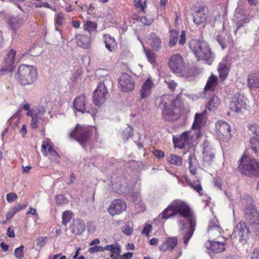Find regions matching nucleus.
I'll return each mask as SVG.
<instances>
[{"label": "nucleus", "instance_id": "052dcab7", "mask_svg": "<svg viewBox=\"0 0 259 259\" xmlns=\"http://www.w3.org/2000/svg\"><path fill=\"white\" fill-rule=\"evenodd\" d=\"M17 212L15 207L11 208L6 214V219L7 220L12 219L14 215Z\"/></svg>", "mask_w": 259, "mask_h": 259}, {"label": "nucleus", "instance_id": "c03bdc74", "mask_svg": "<svg viewBox=\"0 0 259 259\" xmlns=\"http://www.w3.org/2000/svg\"><path fill=\"white\" fill-rule=\"evenodd\" d=\"M138 39L141 42V44L142 45V46L143 47L144 50L146 53V57L147 58L148 61L151 64L154 63V62L155 61V57L154 53L151 51L146 50L144 46L143 45V44L142 40L140 39L139 37H138Z\"/></svg>", "mask_w": 259, "mask_h": 259}, {"label": "nucleus", "instance_id": "c9c22d12", "mask_svg": "<svg viewBox=\"0 0 259 259\" xmlns=\"http://www.w3.org/2000/svg\"><path fill=\"white\" fill-rule=\"evenodd\" d=\"M169 32L170 35L168 46L170 47H173L177 44L178 41L179 31L176 29H170L169 30Z\"/></svg>", "mask_w": 259, "mask_h": 259}, {"label": "nucleus", "instance_id": "49530a36", "mask_svg": "<svg viewBox=\"0 0 259 259\" xmlns=\"http://www.w3.org/2000/svg\"><path fill=\"white\" fill-rule=\"evenodd\" d=\"M72 213L71 211H64L62 214V224L66 226L71 220Z\"/></svg>", "mask_w": 259, "mask_h": 259}, {"label": "nucleus", "instance_id": "79ce46f5", "mask_svg": "<svg viewBox=\"0 0 259 259\" xmlns=\"http://www.w3.org/2000/svg\"><path fill=\"white\" fill-rule=\"evenodd\" d=\"M83 29L91 34L93 32H97V24L95 22L87 21L83 25Z\"/></svg>", "mask_w": 259, "mask_h": 259}, {"label": "nucleus", "instance_id": "aec40b11", "mask_svg": "<svg viewBox=\"0 0 259 259\" xmlns=\"http://www.w3.org/2000/svg\"><path fill=\"white\" fill-rule=\"evenodd\" d=\"M126 208V203L120 199L114 200L110 205L108 211L111 215L121 213Z\"/></svg>", "mask_w": 259, "mask_h": 259}, {"label": "nucleus", "instance_id": "f8f14e48", "mask_svg": "<svg viewBox=\"0 0 259 259\" xmlns=\"http://www.w3.org/2000/svg\"><path fill=\"white\" fill-rule=\"evenodd\" d=\"M70 136L81 145H84L85 143L89 140L91 134L88 128L77 124L75 129L71 132Z\"/></svg>", "mask_w": 259, "mask_h": 259}, {"label": "nucleus", "instance_id": "473e14b6", "mask_svg": "<svg viewBox=\"0 0 259 259\" xmlns=\"http://www.w3.org/2000/svg\"><path fill=\"white\" fill-rule=\"evenodd\" d=\"M221 101L216 96H212L208 102L207 108L210 111H215L220 105Z\"/></svg>", "mask_w": 259, "mask_h": 259}, {"label": "nucleus", "instance_id": "20e7f679", "mask_svg": "<svg viewBox=\"0 0 259 259\" xmlns=\"http://www.w3.org/2000/svg\"><path fill=\"white\" fill-rule=\"evenodd\" d=\"M14 77L22 86L32 85L38 79L37 68L33 65L21 64L19 66Z\"/></svg>", "mask_w": 259, "mask_h": 259}, {"label": "nucleus", "instance_id": "3c124183", "mask_svg": "<svg viewBox=\"0 0 259 259\" xmlns=\"http://www.w3.org/2000/svg\"><path fill=\"white\" fill-rule=\"evenodd\" d=\"M137 21H140L144 25H150L153 21L152 17H136Z\"/></svg>", "mask_w": 259, "mask_h": 259}, {"label": "nucleus", "instance_id": "0e129e2a", "mask_svg": "<svg viewBox=\"0 0 259 259\" xmlns=\"http://www.w3.org/2000/svg\"><path fill=\"white\" fill-rule=\"evenodd\" d=\"M56 202L58 204H62L66 202V199L63 195H60L56 196Z\"/></svg>", "mask_w": 259, "mask_h": 259}, {"label": "nucleus", "instance_id": "a18cd8bd", "mask_svg": "<svg viewBox=\"0 0 259 259\" xmlns=\"http://www.w3.org/2000/svg\"><path fill=\"white\" fill-rule=\"evenodd\" d=\"M187 183L189 186L199 193L200 195H202V188L199 182L197 181L196 183H192L191 181H187Z\"/></svg>", "mask_w": 259, "mask_h": 259}, {"label": "nucleus", "instance_id": "ddd939ff", "mask_svg": "<svg viewBox=\"0 0 259 259\" xmlns=\"http://www.w3.org/2000/svg\"><path fill=\"white\" fill-rule=\"evenodd\" d=\"M51 140L47 139L42 143L41 152L53 162L59 163L60 160V156L57 151L51 145Z\"/></svg>", "mask_w": 259, "mask_h": 259}, {"label": "nucleus", "instance_id": "6e6d98bb", "mask_svg": "<svg viewBox=\"0 0 259 259\" xmlns=\"http://www.w3.org/2000/svg\"><path fill=\"white\" fill-rule=\"evenodd\" d=\"M134 5L137 8H141L142 10H144L146 6V3L143 0L134 1Z\"/></svg>", "mask_w": 259, "mask_h": 259}, {"label": "nucleus", "instance_id": "f3484780", "mask_svg": "<svg viewBox=\"0 0 259 259\" xmlns=\"http://www.w3.org/2000/svg\"><path fill=\"white\" fill-rule=\"evenodd\" d=\"M118 85L123 92L133 91L135 88V81L132 77L126 73L122 74L118 79Z\"/></svg>", "mask_w": 259, "mask_h": 259}, {"label": "nucleus", "instance_id": "09e8293b", "mask_svg": "<svg viewBox=\"0 0 259 259\" xmlns=\"http://www.w3.org/2000/svg\"><path fill=\"white\" fill-rule=\"evenodd\" d=\"M41 121H46L44 118L40 117L38 115L33 117L31 119L30 125L32 128H36L38 127V124L40 123Z\"/></svg>", "mask_w": 259, "mask_h": 259}, {"label": "nucleus", "instance_id": "f03ea898", "mask_svg": "<svg viewBox=\"0 0 259 259\" xmlns=\"http://www.w3.org/2000/svg\"><path fill=\"white\" fill-rule=\"evenodd\" d=\"M111 190L118 194L130 196L135 204L140 202V194L138 191L132 190V186L128 184L124 177H117L114 175L111 178Z\"/></svg>", "mask_w": 259, "mask_h": 259}, {"label": "nucleus", "instance_id": "72a5a7b5", "mask_svg": "<svg viewBox=\"0 0 259 259\" xmlns=\"http://www.w3.org/2000/svg\"><path fill=\"white\" fill-rule=\"evenodd\" d=\"M218 70L221 80H224L226 78L228 75L229 69L227 66L225 62L223 61L220 63L218 67Z\"/></svg>", "mask_w": 259, "mask_h": 259}, {"label": "nucleus", "instance_id": "c756f323", "mask_svg": "<svg viewBox=\"0 0 259 259\" xmlns=\"http://www.w3.org/2000/svg\"><path fill=\"white\" fill-rule=\"evenodd\" d=\"M189 161V169L190 173L194 175L197 172L198 163L196 160L194 153H190L188 158Z\"/></svg>", "mask_w": 259, "mask_h": 259}, {"label": "nucleus", "instance_id": "4468645a", "mask_svg": "<svg viewBox=\"0 0 259 259\" xmlns=\"http://www.w3.org/2000/svg\"><path fill=\"white\" fill-rule=\"evenodd\" d=\"M202 148L203 164L210 166L215 158V149L207 140L204 142Z\"/></svg>", "mask_w": 259, "mask_h": 259}, {"label": "nucleus", "instance_id": "423d86ee", "mask_svg": "<svg viewBox=\"0 0 259 259\" xmlns=\"http://www.w3.org/2000/svg\"><path fill=\"white\" fill-rule=\"evenodd\" d=\"M238 168L243 175L249 177L259 176V162L254 158L242 156Z\"/></svg>", "mask_w": 259, "mask_h": 259}, {"label": "nucleus", "instance_id": "412c9836", "mask_svg": "<svg viewBox=\"0 0 259 259\" xmlns=\"http://www.w3.org/2000/svg\"><path fill=\"white\" fill-rule=\"evenodd\" d=\"M222 228L218 224V221L213 217L209 222L207 232L210 237H216L221 235Z\"/></svg>", "mask_w": 259, "mask_h": 259}, {"label": "nucleus", "instance_id": "ea45409f", "mask_svg": "<svg viewBox=\"0 0 259 259\" xmlns=\"http://www.w3.org/2000/svg\"><path fill=\"white\" fill-rule=\"evenodd\" d=\"M249 17H235L233 19V22L235 23L236 27L235 33H236L240 27L244 26L245 24L249 23Z\"/></svg>", "mask_w": 259, "mask_h": 259}, {"label": "nucleus", "instance_id": "c85d7f7f", "mask_svg": "<svg viewBox=\"0 0 259 259\" xmlns=\"http://www.w3.org/2000/svg\"><path fill=\"white\" fill-rule=\"evenodd\" d=\"M177 215L175 210L171 206L170 203L169 205L161 213L157 218V220H167L171 217Z\"/></svg>", "mask_w": 259, "mask_h": 259}, {"label": "nucleus", "instance_id": "680f3d73", "mask_svg": "<svg viewBox=\"0 0 259 259\" xmlns=\"http://www.w3.org/2000/svg\"><path fill=\"white\" fill-rule=\"evenodd\" d=\"M17 198V196L14 193H8L6 196V199L9 202H13Z\"/></svg>", "mask_w": 259, "mask_h": 259}, {"label": "nucleus", "instance_id": "bb28decb", "mask_svg": "<svg viewBox=\"0 0 259 259\" xmlns=\"http://www.w3.org/2000/svg\"><path fill=\"white\" fill-rule=\"evenodd\" d=\"M149 39L153 50L158 51L161 48V39L155 33H150Z\"/></svg>", "mask_w": 259, "mask_h": 259}, {"label": "nucleus", "instance_id": "b1692460", "mask_svg": "<svg viewBox=\"0 0 259 259\" xmlns=\"http://www.w3.org/2000/svg\"><path fill=\"white\" fill-rule=\"evenodd\" d=\"M207 112L206 110L203 111L201 113H196L195 115L194 121L192 125V130L197 135L200 136L199 130L201 128V124L205 120Z\"/></svg>", "mask_w": 259, "mask_h": 259}, {"label": "nucleus", "instance_id": "9b49d317", "mask_svg": "<svg viewBox=\"0 0 259 259\" xmlns=\"http://www.w3.org/2000/svg\"><path fill=\"white\" fill-rule=\"evenodd\" d=\"M87 105L88 101L86 96L84 94L76 97L73 102V107L75 110L83 113L85 112L90 113L93 118H95L97 112V109H88Z\"/></svg>", "mask_w": 259, "mask_h": 259}, {"label": "nucleus", "instance_id": "7c9ffc66", "mask_svg": "<svg viewBox=\"0 0 259 259\" xmlns=\"http://www.w3.org/2000/svg\"><path fill=\"white\" fill-rule=\"evenodd\" d=\"M106 48L110 52H113L116 46L115 39L109 34L104 35Z\"/></svg>", "mask_w": 259, "mask_h": 259}, {"label": "nucleus", "instance_id": "37998d69", "mask_svg": "<svg viewBox=\"0 0 259 259\" xmlns=\"http://www.w3.org/2000/svg\"><path fill=\"white\" fill-rule=\"evenodd\" d=\"M251 147L255 155L259 156V137L250 139Z\"/></svg>", "mask_w": 259, "mask_h": 259}, {"label": "nucleus", "instance_id": "8fccbe9b", "mask_svg": "<svg viewBox=\"0 0 259 259\" xmlns=\"http://www.w3.org/2000/svg\"><path fill=\"white\" fill-rule=\"evenodd\" d=\"M23 245H20L19 247L15 248L14 250V255L17 259H22L24 257Z\"/></svg>", "mask_w": 259, "mask_h": 259}, {"label": "nucleus", "instance_id": "f704fd0d", "mask_svg": "<svg viewBox=\"0 0 259 259\" xmlns=\"http://www.w3.org/2000/svg\"><path fill=\"white\" fill-rule=\"evenodd\" d=\"M217 77L214 75H211L205 85L204 88L205 92L207 93L208 91H213L217 84Z\"/></svg>", "mask_w": 259, "mask_h": 259}, {"label": "nucleus", "instance_id": "4c0bfd02", "mask_svg": "<svg viewBox=\"0 0 259 259\" xmlns=\"http://www.w3.org/2000/svg\"><path fill=\"white\" fill-rule=\"evenodd\" d=\"M248 86L249 88H259V75H249L248 77Z\"/></svg>", "mask_w": 259, "mask_h": 259}, {"label": "nucleus", "instance_id": "864d4df0", "mask_svg": "<svg viewBox=\"0 0 259 259\" xmlns=\"http://www.w3.org/2000/svg\"><path fill=\"white\" fill-rule=\"evenodd\" d=\"M47 113V111L45 107L44 106H40L37 112H36V115H38V116L44 118V120H47L48 117L46 116V114Z\"/></svg>", "mask_w": 259, "mask_h": 259}, {"label": "nucleus", "instance_id": "58836bf2", "mask_svg": "<svg viewBox=\"0 0 259 259\" xmlns=\"http://www.w3.org/2000/svg\"><path fill=\"white\" fill-rule=\"evenodd\" d=\"M105 250L110 251L111 255L121 252V246L119 243L115 242L112 244L107 245L104 246Z\"/></svg>", "mask_w": 259, "mask_h": 259}, {"label": "nucleus", "instance_id": "dca6fc26", "mask_svg": "<svg viewBox=\"0 0 259 259\" xmlns=\"http://www.w3.org/2000/svg\"><path fill=\"white\" fill-rule=\"evenodd\" d=\"M16 54V51L13 49L10 50L3 62L2 67L0 70V75H4L6 72L12 71Z\"/></svg>", "mask_w": 259, "mask_h": 259}, {"label": "nucleus", "instance_id": "a19ab883", "mask_svg": "<svg viewBox=\"0 0 259 259\" xmlns=\"http://www.w3.org/2000/svg\"><path fill=\"white\" fill-rule=\"evenodd\" d=\"M168 162L172 165L181 166L182 164V158L181 156L170 154L167 158Z\"/></svg>", "mask_w": 259, "mask_h": 259}, {"label": "nucleus", "instance_id": "bf43d9fd", "mask_svg": "<svg viewBox=\"0 0 259 259\" xmlns=\"http://www.w3.org/2000/svg\"><path fill=\"white\" fill-rule=\"evenodd\" d=\"M165 82L166 83V84L167 85L168 88L171 90V91H174L175 90L176 87H177V83L173 80H165Z\"/></svg>", "mask_w": 259, "mask_h": 259}, {"label": "nucleus", "instance_id": "4d7b16f0", "mask_svg": "<svg viewBox=\"0 0 259 259\" xmlns=\"http://www.w3.org/2000/svg\"><path fill=\"white\" fill-rule=\"evenodd\" d=\"M206 17H192L193 22L198 26L202 25L204 26V23L206 21Z\"/></svg>", "mask_w": 259, "mask_h": 259}, {"label": "nucleus", "instance_id": "7ed1b4c3", "mask_svg": "<svg viewBox=\"0 0 259 259\" xmlns=\"http://www.w3.org/2000/svg\"><path fill=\"white\" fill-rule=\"evenodd\" d=\"M159 107L162 110V115L165 120L174 121L179 117V109L177 106L178 102L172 97L164 95L157 100Z\"/></svg>", "mask_w": 259, "mask_h": 259}, {"label": "nucleus", "instance_id": "e433bc0d", "mask_svg": "<svg viewBox=\"0 0 259 259\" xmlns=\"http://www.w3.org/2000/svg\"><path fill=\"white\" fill-rule=\"evenodd\" d=\"M85 229V224L81 220H78L74 221L72 230L73 232L75 234H80Z\"/></svg>", "mask_w": 259, "mask_h": 259}, {"label": "nucleus", "instance_id": "39448f33", "mask_svg": "<svg viewBox=\"0 0 259 259\" xmlns=\"http://www.w3.org/2000/svg\"><path fill=\"white\" fill-rule=\"evenodd\" d=\"M190 48L198 60H204L209 65L212 64L213 61V55L207 42L193 40L190 42Z\"/></svg>", "mask_w": 259, "mask_h": 259}, {"label": "nucleus", "instance_id": "603ef678", "mask_svg": "<svg viewBox=\"0 0 259 259\" xmlns=\"http://www.w3.org/2000/svg\"><path fill=\"white\" fill-rule=\"evenodd\" d=\"M248 128L253 134L259 137V124L252 123L248 125Z\"/></svg>", "mask_w": 259, "mask_h": 259}, {"label": "nucleus", "instance_id": "69168bd1", "mask_svg": "<svg viewBox=\"0 0 259 259\" xmlns=\"http://www.w3.org/2000/svg\"><path fill=\"white\" fill-rule=\"evenodd\" d=\"M186 42V33L185 31L183 30L181 32V34L180 35V38L179 39V43L181 45H184Z\"/></svg>", "mask_w": 259, "mask_h": 259}, {"label": "nucleus", "instance_id": "f257e3e1", "mask_svg": "<svg viewBox=\"0 0 259 259\" xmlns=\"http://www.w3.org/2000/svg\"><path fill=\"white\" fill-rule=\"evenodd\" d=\"M171 206L176 213H178L183 217L188 218L189 222V228L184 233V243L187 246L190 239L192 237L196 228L195 218L193 215L192 212L188 205L180 199H176L171 203Z\"/></svg>", "mask_w": 259, "mask_h": 259}, {"label": "nucleus", "instance_id": "a211bd4d", "mask_svg": "<svg viewBox=\"0 0 259 259\" xmlns=\"http://www.w3.org/2000/svg\"><path fill=\"white\" fill-rule=\"evenodd\" d=\"M246 103L244 97L240 94H235L232 98L230 104V109L236 112H241L245 108Z\"/></svg>", "mask_w": 259, "mask_h": 259}, {"label": "nucleus", "instance_id": "774afa93", "mask_svg": "<svg viewBox=\"0 0 259 259\" xmlns=\"http://www.w3.org/2000/svg\"><path fill=\"white\" fill-rule=\"evenodd\" d=\"M251 259H259V248L253 249L251 254Z\"/></svg>", "mask_w": 259, "mask_h": 259}, {"label": "nucleus", "instance_id": "5701e85b", "mask_svg": "<svg viewBox=\"0 0 259 259\" xmlns=\"http://www.w3.org/2000/svg\"><path fill=\"white\" fill-rule=\"evenodd\" d=\"M217 133L219 135H221L224 137H230L231 127L230 125L223 120L218 121L215 124Z\"/></svg>", "mask_w": 259, "mask_h": 259}, {"label": "nucleus", "instance_id": "2f4dec72", "mask_svg": "<svg viewBox=\"0 0 259 259\" xmlns=\"http://www.w3.org/2000/svg\"><path fill=\"white\" fill-rule=\"evenodd\" d=\"M192 13L197 16H206L208 14V9L204 6H196L192 8Z\"/></svg>", "mask_w": 259, "mask_h": 259}, {"label": "nucleus", "instance_id": "338daca9", "mask_svg": "<svg viewBox=\"0 0 259 259\" xmlns=\"http://www.w3.org/2000/svg\"><path fill=\"white\" fill-rule=\"evenodd\" d=\"M123 233L127 235H130L133 232V230L128 225H125L122 230Z\"/></svg>", "mask_w": 259, "mask_h": 259}, {"label": "nucleus", "instance_id": "5fc2aeb1", "mask_svg": "<svg viewBox=\"0 0 259 259\" xmlns=\"http://www.w3.org/2000/svg\"><path fill=\"white\" fill-rule=\"evenodd\" d=\"M104 251H105L104 247L99 245H95L94 246L89 248V252L90 253H93L95 252Z\"/></svg>", "mask_w": 259, "mask_h": 259}, {"label": "nucleus", "instance_id": "de8ad7c7", "mask_svg": "<svg viewBox=\"0 0 259 259\" xmlns=\"http://www.w3.org/2000/svg\"><path fill=\"white\" fill-rule=\"evenodd\" d=\"M133 135V128L128 126L122 132V138L124 141H127Z\"/></svg>", "mask_w": 259, "mask_h": 259}, {"label": "nucleus", "instance_id": "13d9d810", "mask_svg": "<svg viewBox=\"0 0 259 259\" xmlns=\"http://www.w3.org/2000/svg\"><path fill=\"white\" fill-rule=\"evenodd\" d=\"M152 229V225L150 224H147L144 227L142 232V234L145 235L147 236H149V233L151 232Z\"/></svg>", "mask_w": 259, "mask_h": 259}, {"label": "nucleus", "instance_id": "393cba45", "mask_svg": "<svg viewBox=\"0 0 259 259\" xmlns=\"http://www.w3.org/2000/svg\"><path fill=\"white\" fill-rule=\"evenodd\" d=\"M178 240L176 237H170L166 239L159 247L160 251H165L166 250H172L177 245Z\"/></svg>", "mask_w": 259, "mask_h": 259}, {"label": "nucleus", "instance_id": "a878e982", "mask_svg": "<svg viewBox=\"0 0 259 259\" xmlns=\"http://www.w3.org/2000/svg\"><path fill=\"white\" fill-rule=\"evenodd\" d=\"M76 43L78 47L84 49L90 48L91 44V39L90 36L83 34H78L76 35Z\"/></svg>", "mask_w": 259, "mask_h": 259}, {"label": "nucleus", "instance_id": "0eeeda50", "mask_svg": "<svg viewBox=\"0 0 259 259\" xmlns=\"http://www.w3.org/2000/svg\"><path fill=\"white\" fill-rule=\"evenodd\" d=\"M245 198L242 200V203L248 206L245 209V217L251 225L259 224V213L255 207L252 206L253 199L249 195H246Z\"/></svg>", "mask_w": 259, "mask_h": 259}, {"label": "nucleus", "instance_id": "4be33fe9", "mask_svg": "<svg viewBox=\"0 0 259 259\" xmlns=\"http://www.w3.org/2000/svg\"><path fill=\"white\" fill-rule=\"evenodd\" d=\"M205 245L207 249L210 250L212 252H221L226 249V243L223 241L208 240Z\"/></svg>", "mask_w": 259, "mask_h": 259}, {"label": "nucleus", "instance_id": "1a4fd4ad", "mask_svg": "<svg viewBox=\"0 0 259 259\" xmlns=\"http://www.w3.org/2000/svg\"><path fill=\"white\" fill-rule=\"evenodd\" d=\"M108 97L107 89L103 82H99L93 93V102L96 106H102Z\"/></svg>", "mask_w": 259, "mask_h": 259}, {"label": "nucleus", "instance_id": "e2e57ef3", "mask_svg": "<svg viewBox=\"0 0 259 259\" xmlns=\"http://www.w3.org/2000/svg\"><path fill=\"white\" fill-rule=\"evenodd\" d=\"M153 155L158 158H161L164 156L165 153L163 151L154 149L153 151Z\"/></svg>", "mask_w": 259, "mask_h": 259}, {"label": "nucleus", "instance_id": "2eb2a0df", "mask_svg": "<svg viewBox=\"0 0 259 259\" xmlns=\"http://www.w3.org/2000/svg\"><path fill=\"white\" fill-rule=\"evenodd\" d=\"M249 230L247 229L245 224L240 222L234 228L231 239L238 238L239 242H242L247 238Z\"/></svg>", "mask_w": 259, "mask_h": 259}, {"label": "nucleus", "instance_id": "6e6552de", "mask_svg": "<svg viewBox=\"0 0 259 259\" xmlns=\"http://www.w3.org/2000/svg\"><path fill=\"white\" fill-rule=\"evenodd\" d=\"M198 135L193 131L190 130L184 132L181 135L173 136L172 141L175 147L183 149L185 148L192 139L198 138Z\"/></svg>", "mask_w": 259, "mask_h": 259}, {"label": "nucleus", "instance_id": "6ab92c4d", "mask_svg": "<svg viewBox=\"0 0 259 259\" xmlns=\"http://www.w3.org/2000/svg\"><path fill=\"white\" fill-rule=\"evenodd\" d=\"M154 88V82L150 78H147L141 86V88L140 91V101H142V100L148 98L151 95L152 90Z\"/></svg>", "mask_w": 259, "mask_h": 259}, {"label": "nucleus", "instance_id": "cd10ccee", "mask_svg": "<svg viewBox=\"0 0 259 259\" xmlns=\"http://www.w3.org/2000/svg\"><path fill=\"white\" fill-rule=\"evenodd\" d=\"M23 23V20L21 17H10L8 20V25L13 33L16 32L17 29L19 28Z\"/></svg>", "mask_w": 259, "mask_h": 259}, {"label": "nucleus", "instance_id": "9d476101", "mask_svg": "<svg viewBox=\"0 0 259 259\" xmlns=\"http://www.w3.org/2000/svg\"><path fill=\"white\" fill-rule=\"evenodd\" d=\"M168 65L170 70L177 74L182 73L186 69L184 59L179 54H174L170 57Z\"/></svg>", "mask_w": 259, "mask_h": 259}]
</instances>
